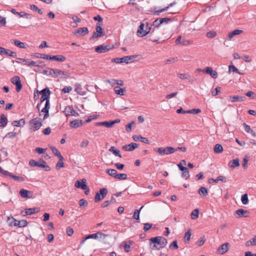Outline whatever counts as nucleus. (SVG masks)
<instances>
[{
    "label": "nucleus",
    "mask_w": 256,
    "mask_h": 256,
    "mask_svg": "<svg viewBox=\"0 0 256 256\" xmlns=\"http://www.w3.org/2000/svg\"><path fill=\"white\" fill-rule=\"evenodd\" d=\"M198 194L202 197H206L208 194V189L205 187L202 186L199 189Z\"/></svg>",
    "instance_id": "72a5a7b5"
},
{
    "label": "nucleus",
    "mask_w": 256,
    "mask_h": 256,
    "mask_svg": "<svg viewBox=\"0 0 256 256\" xmlns=\"http://www.w3.org/2000/svg\"><path fill=\"white\" fill-rule=\"evenodd\" d=\"M229 245V244L228 242L222 244L218 249V252L221 254H224L228 252Z\"/></svg>",
    "instance_id": "4be33fe9"
},
{
    "label": "nucleus",
    "mask_w": 256,
    "mask_h": 256,
    "mask_svg": "<svg viewBox=\"0 0 256 256\" xmlns=\"http://www.w3.org/2000/svg\"><path fill=\"white\" fill-rule=\"evenodd\" d=\"M143 206H142L140 208V210H135L134 213V218L136 220H140V210L142 208Z\"/></svg>",
    "instance_id": "8fccbe9b"
},
{
    "label": "nucleus",
    "mask_w": 256,
    "mask_h": 256,
    "mask_svg": "<svg viewBox=\"0 0 256 256\" xmlns=\"http://www.w3.org/2000/svg\"><path fill=\"white\" fill-rule=\"evenodd\" d=\"M50 108V100L46 101L44 107L42 109V112L44 113V119H46L49 116V109Z\"/></svg>",
    "instance_id": "aec40b11"
},
{
    "label": "nucleus",
    "mask_w": 256,
    "mask_h": 256,
    "mask_svg": "<svg viewBox=\"0 0 256 256\" xmlns=\"http://www.w3.org/2000/svg\"><path fill=\"white\" fill-rule=\"evenodd\" d=\"M241 201L244 204H248V194H245L242 196Z\"/></svg>",
    "instance_id": "a18cd8bd"
},
{
    "label": "nucleus",
    "mask_w": 256,
    "mask_h": 256,
    "mask_svg": "<svg viewBox=\"0 0 256 256\" xmlns=\"http://www.w3.org/2000/svg\"><path fill=\"white\" fill-rule=\"evenodd\" d=\"M84 122L82 120H75L70 122V126L74 128H76L83 125Z\"/></svg>",
    "instance_id": "412c9836"
},
{
    "label": "nucleus",
    "mask_w": 256,
    "mask_h": 256,
    "mask_svg": "<svg viewBox=\"0 0 256 256\" xmlns=\"http://www.w3.org/2000/svg\"><path fill=\"white\" fill-rule=\"evenodd\" d=\"M38 54V58H40L44 59L54 60L60 62H63L66 60V57L62 55H56L52 56L50 55H48L45 54Z\"/></svg>",
    "instance_id": "39448f33"
},
{
    "label": "nucleus",
    "mask_w": 256,
    "mask_h": 256,
    "mask_svg": "<svg viewBox=\"0 0 256 256\" xmlns=\"http://www.w3.org/2000/svg\"><path fill=\"white\" fill-rule=\"evenodd\" d=\"M18 60L20 61L26 62V63L24 64H26V65L39 66V64H38L36 62H35L32 60H30L29 59H24V58H18Z\"/></svg>",
    "instance_id": "a878e982"
},
{
    "label": "nucleus",
    "mask_w": 256,
    "mask_h": 256,
    "mask_svg": "<svg viewBox=\"0 0 256 256\" xmlns=\"http://www.w3.org/2000/svg\"><path fill=\"white\" fill-rule=\"evenodd\" d=\"M72 90V88L70 86H65L62 89V92L64 93H68Z\"/></svg>",
    "instance_id": "774afa93"
},
{
    "label": "nucleus",
    "mask_w": 256,
    "mask_h": 256,
    "mask_svg": "<svg viewBox=\"0 0 256 256\" xmlns=\"http://www.w3.org/2000/svg\"><path fill=\"white\" fill-rule=\"evenodd\" d=\"M25 124V120L24 118H21L19 120H14L12 122V124L14 126H23Z\"/></svg>",
    "instance_id": "2f4dec72"
},
{
    "label": "nucleus",
    "mask_w": 256,
    "mask_h": 256,
    "mask_svg": "<svg viewBox=\"0 0 256 256\" xmlns=\"http://www.w3.org/2000/svg\"><path fill=\"white\" fill-rule=\"evenodd\" d=\"M10 81L12 84L16 85V92H19L22 88L20 77L18 76H14L11 78Z\"/></svg>",
    "instance_id": "ddd939ff"
},
{
    "label": "nucleus",
    "mask_w": 256,
    "mask_h": 256,
    "mask_svg": "<svg viewBox=\"0 0 256 256\" xmlns=\"http://www.w3.org/2000/svg\"><path fill=\"white\" fill-rule=\"evenodd\" d=\"M113 154L115 156L122 158V155L120 154V150L116 149L114 146H113Z\"/></svg>",
    "instance_id": "0e129e2a"
},
{
    "label": "nucleus",
    "mask_w": 256,
    "mask_h": 256,
    "mask_svg": "<svg viewBox=\"0 0 256 256\" xmlns=\"http://www.w3.org/2000/svg\"><path fill=\"white\" fill-rule=\"evenodd\" d=\"M231 72H234L240 75L243 74L241 73L240 70L233 64H231L228 67V73H230Z\"/></svg>",
    "instance_id": "4c0bfd02"
},
{
    "label": "nucleus",
    "mask_w": 256,
    "mask_h": 256,
    "mask_svg": "<svg viewBox=\"0 0 256 256\" xmlns=\"http://www.w3.org/2000/svg\"><path fill=\"white\" fill-rule=\"evenodd\" d=\"M243 32V30H234L228 34V38L229 39H232L234 36L239 35Z\"/></svg>",
    "instance_id": "c85d7f7f"
},
{
    "label": "nucleus",
    "mask_w": 256,
    "mask_h": 256,
    "mask_svg": "<svg viewBox=\"0 0 256 256\" xmlns=\"http://www.w3.org/2000/svg\"><path fill=\"white\" fill-rule=\"evenodd\" d=\"M152 226V224H150V223H146V224H144V232H147L148 231V230H150Z\"/></svg>",
    "instance_id": "6e6d98bb"
},
{
    "label": "nucleus",
    "mask_w": 256,
    "mask_h": 256,
    "mask_svg": "<svg viewBox=\"0 0 256 256\" xmlns=\"http://www.w3.org/2000/svg\"><path fill=\"white\" fill-rule=\"evenodd\" d=\"M64 112V114L68 116H78L79 114L70 106H67L66 107Z\"/></svg>",
    "instance_id": "4468645a"
},
{
    "label": "nucleus",
    "mask_w": 256,
    "mask_h": 256,
    "mask_svg": "<svg viewBox=\"0 0 256 256\" xmlns=\"http://www.w3.org/2000/svg\"><path fill=\"white\" fill-rule=\"evenodd\" d=\"M98 240L103 242H106V241L105 240L106 238H110V236L109 234H106L100 232H98Z\"/></svg>",
    "instance_id": "bb28decb"
},
{
    "label": "nucleus",
    "mask_w": 256,
    "mask_h": 256,
    "mask_svg": "<svg viewBox=\"0 0 256 256\" xmlns=\"http://www.w3.org/2000/svg\"><path fill=\"white\" fill-rule=\"evenodd\" d=\"M149 240L150 244H154L152 249L160 250V248H164L167 244L166 239L160 236L152 238Z\"/></svg>",
    "instance_id": "f257e3e1"
},
{
    "label": "nucleus",
    "mask_w": 256,
    "mask_h": 256,
    "mask_svg": "<svg viewBox=\"0 0 256 256\" xmlns=\"http://www.w3.org/2000/svg\"><path fill=\"white\" fill-rule=\"evenodd\" d=\"M178 60V58L177 57L170 58L165 60V64L174 63Z\"/></svg>",
    "instance_id": "603ef678"
},
{
    "label": "nucleus",
    "mask_w": 256,
    "mask_h": 256,
    "mask_svg": "<svg viewBox=\"0 0 256 256\" xmlns=\"http://www.w3.org/2000/svg\"><path fill=\"white\" fill-rule=\"evenodd\" d=\"M144 24L141 23L138 28L137 30V36L139 37H144L148 34L150 32V28H148V30H144Z\"/></svg>",
    "instance_id": "f8f14e48"
},
{
    "label": "nucleus",
    "mask_w": 256,
    "mask_h": 256,
    "mask_svg": "<svg viewBox=\"0 0 256 256\" xmlns=\"http://www.w3.org/2000/svg\"><path fill=\"white\" fill-rule=\"evenodd\" d=\"M199 210L198 209H194L191 213V217L193 220L196 219L198 216Z\"/></svg>",
    "instance_id": "49530a36"
},
{
    "label": "nucleus",
    "mask_w": 256,
    "mask_h": 256,
    "mask_svg": "<svg viewBox=\"0 0 256 256\" xmlns=\"http://www.w3.org/2000/svg\"><path fill=\"white\" fill-rule=\"evenodd\" d=\"M166 154H170L174 153L176 152L175 148L172 146H166L164 148Z\"/></svg>",
    "instance_id": "79ce46f5"
},
{
    "label": "nucleus",
    "mask_w": 256,
    "mask_h": 256,
    "mask_svg": "<svg viewBox=\"0 0 256 256\" xmlns=\"http://www.w3.org/2000/svg\"><path fill=\"white\" fill-rule=\"evenodd\" d=\"M240 166V160L238 158H236L230 160L228 163L229 167L231 168H234L236 167H238Z\"/></svg>",
    "instance_id": "c756f323"
},
{
    "label": "nucleus",
    "mask_w": 256,
    "mask_h": 256,
    "mask_svg": "<svg viewBox=\"0 0 256 256\" xmlns=\"http://www.w3.org/2000/svg\"><path fill=\"white\" fill-rule=\"evenodd\" d=\"M39 94H42V97L40 98L41 102H42L45 100L47 101V100H50L49 98L50 94V91L48 88H46L42 90L39 92Z\"/></svg>",
    "instance_id": "9d476101"
},
{
    "label": "nucleus",
    "mask_w": 256,
    "mask_h": 256,
    "mask_svg": "<svg viewBox=\"0 0 256 256\" xmlns=\"http://www.w3.org/2000/svg\"><path fill=\"white\" fill-rule=\"evenodd\" d=\"M135 124L134 121H132L130 124H128L126 126V132H130L132 130V128L133 124Z\"/></svg>",
    "instance_id": "4d7b16f0"
},
{
    "label": "nucleus",
    "mask_w": 256,
    "mask_h": 256,
    "mask_svg": "<svg viewBox=\"0 0 256 256\" xmlns=\"http://www.w3.org/2000/svg\"><path fill=\"white\" fill-rule=\"evenodd\" d=\"M205 242V237L204 236H201L200 240L197 242V244L198 246H202Z\"/></svg>",
    "instance_id": "bf43d9fd"
},
{
    "label": "nucleus",
    "mask_w": 256,
    "mask_h": 256,
    "mask_svg": "<svg viewBox=\"0 0 256 256\" xmlns=\"http://www.w3.org/2000/svg\"><path fill=\"white\" fill-rule=\"evenodd\" d=\"M149 40L154 42L158 43V40H160V32L158 30L155 28H150V32H148Z\"/></svg>",
    "instance_id": "20e7f679"
},
{
    "label": "nucleus",
    "mask_w": 256,
    "mask_h": 256,
    "mask_svg": "<svg viewBox=\"0 0 256 256\" xmlns=\"http://www.w3.org/2000/svg\"><path fill=\"white\" fill-rule=\"evenodd\" d=\"M7 123L8 119L6 117L4 114H2L0 119V126L4 128L6 126Z\"/></svg>",
    "instance_id": "7c9ffc66"
},
{
    "label": "nucleus",
    "mask_w": 256,
    "mask_h": 256,
    "mask_svg": "<svg viewBox=\"0 0 256 256\" xmlns=\"http://www.w3.org/2000/svg\"><path fill=\"white\" fill-rule=\"evenodd\" d=\"M222 146L219 144H216L214 148V151L216 154H220L223 151Z\"/></svg>",
    "instance_id": "c9c22d12"
},
{
    "label": "nucleus",
    "mask_w": 256,
    "mask_h": 256,
    "mask_svg": "<svg viewBox=\"0 0 256 256\" xmlns=\"http://www.w3.org/2000/svg\"><path fill=\"white\" fill-rule=\"evenodd\" d=\"M113 178L119 180H125L128 179V176L125 174H118L116 170L113 169Z\"/></svg>",
    "instance_id": "6ab92c4d"
},
{
    "label": "nucleus",
    "mask_w": 256,
    "mask_h": 256,
    "mask_svg": "<svg viewBox=\"0 0 256 256\" xmlns=\"http://www.w3.org/2000/svg\"><path fill=\"white\" fill-rule=\"evenodd\" d=\"M39 211V210L38 208H26V215H31L32 214L36 212H38Z\"/></svg>",
    "instance_id": "a19ab883"
},
{
    "label": "nucleus",
    "mask_w": 256,
    "mask_h": 256,
    "mask_svg": "<svg viewBox=\"0 0 256 256\" xmlns=\"http://www.w3.org/2000/svg\"><path fill=\"white\" fill-rule=\"evenodd\" d=\"M138 146V144L136 143L132 142L128 144L123 146H122V149L125 151L132 152L134 150L135 148H137Z\"/></svg>",
    "instance_id": "a211bd4d"
},
{
    "label": "nucleus",
    "mask_w": 256,
    "mask_h": 256,
    "mask_svg": "<svg viewBox=\"0 0 256 256\" xmlns=\"http://www.w3.org/2000/svg\"><path fill=\"white\" fill-rule=\"evenodd\" d=\"M235 213L240 218H247L250 215V212L248 210L242 208L238 209L236 211Z\"/></svg>",
    "instance_id": "2eb2a0df"
},
{
    "label": "nucleus",
    "mask_w": 256,
    "mask_h": 256,
    "mask_svg": "<svg viewBox=\"0 0 256 256\" xmlns=\"http://www.w3.org/2000/svg\"><path fill=\"white\" fill-rule=\"evenodd\" d=\"M132 139L135 142H141L146 144H150L149 140L144 137H142L141 135L134 134L132 136Z\"/></svg>",
    "instance_id": "dca6fc26"
},
{
    "label": "nucleus",
    "mask_w": 256,
    "mask_h": 256,
    "mask_svg": "<svg viewBox=\"0 0 256 256\" xmlns=\"http://www.w3.org/2000/svg\"><path fill=\"white\" fill-rule=\"evenodd\" d=\"M30 191H28L26 190H24V189H22L20 190V196L22 197V198H30V196L28 194L29 193H30Z\"/></svg>",
    "instance_id": "58836bf2"
},
{
    "label": "nucleus",
    "mask_w": 256,
    "mask_h": 256,
    "mask_svg": "<svg viewBox=\"0 0 256 256\" xmlns=\"http://www.w3.org/2000/svg\"><path fill=\"white\" fill-rule=\"evenodd\" d=\"M154 151H156L157 152H158L161 155H164V152H165V149L164 148H162V147H160V148H158L157 150H156L155 148L154 149Z\"/></svg>",
    "instance_id": "69168bd1"
},
{
    "label": "nucleus",
    "mask_w": 256,
    "mask_h": 256,
    "mask_svg": "<svg viewBox=\"0 0 256 256\" xmlns=\"http://www.w3.org/2000/svg\"><path fill=\"white\" fill-rule=\"evenodd\" d=\"M133 243V242L132 241H129V244H125L124 246V250L126 252H130V246L131 244H132Z\"/></svg>",
    "instance_id": "e2e57ef3"
},
{
    "label": "nucleus",
    "mask_w": 256,
    "mask_h": 256,
    "mask_svg": "<svg viewBox=\"0 0 256 256\" xmlns=\"http://www.w3.org/2000/svg\"><path fill=\"white\" fill-rule=\"evenodd\" d=\"M126 92V90L125 88H121L118 90H115V93L120 96H124V95L125 92Z\"/></svg>",
    "instance_id": "de8ad7c7"
},
{
    "label": "nucleus",
    "mask_w": 256,
    "mask_h": 256,
    "mask_svg": "<svg viewBox=\"0 0 256 256\" xmlns=\"http://www.w3.org/2000/svg\"><path fill=\"white\" fill-rule=\"evenodd\" d=\"M115 84H116L118 86H122L124 84V83L122 80H116L113 79V86Z\"/></svg>",
    "instance_id": "680f3d73"
},
{
    "label": "nucleus",
    "mask_w": 256,
    "mask_h": 256,
    "mask_svg": "<svg viewBox=\"0 0 256 256\" xmlns=\"http://www.w3.org/2000/svg\"><path fill=\"white\" fill-rule=\"evenodd\" d=\"M206 36L208 38H214L216 36V32L214 31H210L206 33Z\"/></svg>",
    "instance_id": "5fc2aeb1"
},
{
    "label": "nucleus",
    "mask_w": 256,
    "mask_h": 256,
    "mask_svg": "<svg viewBox=\"0 0 256 256\" xmlns=\"http://www.w3.org/2000/svg\"><path fill=\"white\" fill-rule=\"evenodd\" d=\"M192 235L191 230L189 229L184 234V239L186 243H188L190 239V236Z\"/></svg>",
    "instance_id": "ea45409f"
},
{
    "label": "nucleus",
    "mask_w": 256,
    "mask_h": 256,
    "mask_svg": "<svg viewBox=\"0 0 256 256\" xmlns=\"http://www.w3.org/2000/svg\"><path fill=\"white\" fill-rule=\"evenodd\" d=\"M14 44L20 48H26V44L24 42H22L18 40H14Z\"/></svg>",
    "instance_id": "37998d69"
},
{
    "label": "nucleus",
    "mask_w": 256,
    "mask_h": 256,
    "mask_svg": "<svg viewBox=\"0 0 256 256\" xmlns=\"http://www.w3.org/2000/svg\"><path fill=\"white\" fill-rule=\"evenodd\" d=\"M96 126H106L107 128H111L112 127V120H110L108 122H98L96 124Z\"/></svg>",
    "instance_id": "f704fd0d"
},
{
    "label": "nucleus",
    "mask_w": 256,
    "mask_h": 256,
    "mask_svg": "<svg viewBox=\"0 0 256 256\" xmlns=\"http://www.w3.org/2000/svg\"><path fill=\"white\" fill-rule=\"evenodd\" d=\"M230 98L232 102H244L246 100V98L244 96H231Z\"/></svg>",
    "instance_id": "393cba45"
},
{
    "label": "nucleus",
    "mask_w": 256,
    "mask_h": 256,
    "mask_svg": "<svg viewBox=\"0 0 256 256\" xmlns=\"http://www.w3.org/2000/svg\"><path fill=\"white\" fill-rule=\"evenodd\" d=\"M202 72L209 74L214 78H216L218 77V72L214 70L211 67H206L202 70Z\"/></svg>",
    "instance_id": "f3484780"
},
{
    "label": "nucleus",
    "mask_w": 256,
    "mask_h": 256,
    "mask_svg": "<svg viewBox=\"0 0 256 256\" xmlns=\"http://www.w3.org/2000/svg\"><path fill=\"white\" fill-rule=\"evenodd\" d=\"M75 88V92L81 96H84L86 94V92L85 91L83 90V89L82 87V86L78 83H76L74 84Z\"/></svg>",
    "instance_id": "b1692460"
},
{
    "label": "nucleus",
    "mask_w": 256,
    "mask_h": 256,
    "mask_svg": "<svg viewBox=\"0 0 256 256\" xmlns=\"http://www.w3.org/2000/svg\"><path fill=\"white\" fill-rule=\"evenodd\" d=\"M28 222L26 220H15L14 225V226H18L19 228H22L26 226Z\"/></svg>",
    "instance_id": "cd10ccee"
},
{
    "label": "nucleus",
    "mask_w": 256,
    "mask_h": 256,
    "mask_svg": "<svg viewBox=\"0 0 256 256\" xmlns=\"http://www.w3.org/2000/svg\"><path fill=\"white\" fill-rule=\"evenodd\" d=\"M104 35V32L101 26V24L98 23L96 26V31L90 38V40H94Z\"/></svg>",
    "instance_id": "0eeeda50"
},
{
    "label": "nucleus",
    "mask_w": 256,
    "mask_h": 256,
    "mask_svg": "<svg viewBox=\"0 0 256 256\" xmlns=\"http://www.w3.org/2000/svg\"><path fill=\"white\" fill-rule=\"evenodd\" d=\"M18 15L20 17H24V18H26L30 19L32 18V15L30 14L26 13V12H20V14H18Z\"/></svg>",
    "instance_id": "09e8293b"
},
{
    "label": "nucleus",
    "mask_w": 256,
    "mask_h": 256,
    "mask_svg": "<svg viewBox=\"0 0 256 256\" xmlns=\"http://www.w3.org/2000/svg\"><path fill=\"white\" fill-rule=\"evenodd\" d=\"M29 164L32 166H38L44 168L46 171H49L50 169V167L46 164V162L42 159H40L38 162L31 160L29 162Z\"/></svg>",
    "instance_id": "423d86ee"
},
{
    "label": "nucleus",
    "mask_w": 256,
    "mask_h": 256,
    "mask_svg": "<svg viewBox=\"0 0 256 256\" xmlns=\"http://www.w3.org/2000/svg\"><path fill=\"white\" fill-rule=\"evenodd\" d=\"M160 20L162 24L164 23L168 24V22L172 21V18H160Z\"/></svg>",
    "instance_id": "13d9d810"
},
{
    "label": "nucleus",
    "mask_w": 256,
    "mask_h": 256,
    "mask_svg": "<svg viewBox=\"0 0 256 256\" xmlns=\"http://www.w3.org/2000/svg\"><path fill=\"white\" fill-rule=\"evenodd\" d=\"M112 47L109 44H100L95 48L96 52L100 54L105 53L111 50Z\"/></svg>",
    "instance_id": "9b49d317"
},
{
    "label": "nucleus",
    "mask_w": 256,
    "mask_h": 256,
    "mask_svg": "<svg viewBox=\"0 0 256 256\" xmlns=\"http://www.w3.org/2000/svg\"><path fill=\"white\" fill-rule=\"evenodd\" d=\"M222 88L220 86L216 87L213 91L212 92V96H216L221 90Z\"/></svg>",
    "instance_id": "052dcab7"
},
{
    "label": "nucleus",
    "mask_w": 256,
    "mask_h": 256,
    "mask_svg": "<svg viewBox=\"0 0 256 256\" xmlns=\"http://www.w3.org/2000/svg\"><path fill=\"white\" fill-rule=\"evenodd\" d=\"M141 58V56L138 54L124 56L122 58H118L113 59V62H114L117 64L124 62L128 64V63L136 61V58Z\"/></svg>",
    "instance_id": "7ed1b4c3"
},
{
    "label": "nucleus",
    "mask_w": 256,
    "mask_h": 256,
    "mask_svg": "<svg viewBox=\"0 0 256 256\" xmlns=\"http://www.w3.org/2000/svg\"><path fill=\"white\" fill-rule=\"evenodd\" d=\"M42 74L48 76H51L53 78H57L60 75H65L67 76H69L68 72H64L62 70L57 69H54L51 68H48L47 70H44Z\"/></svg>",
    "instance_id": "f03ea898"
},
{
    "label": "nucleus",
    "mask_w": 256,
    "mask_h": 256,
    "mask_svg": "<svg viewBox=\"0 0 256 256\" xmlns=\"http://www.w3.org/2000/svg\"><path fill=\"white\" fill-rule=\"evenodd\" d=\"M188 114H198L201 112L200 108H192L190 110H187Z\"/></svg>",
    "instance_id": "864d4df0"
},
{
    "label": "nucleus",
    "mask_w": 256,
    "mask_h": 256,
    "mask_svg": "<svg viewBox=\"0 0 256 256\" xmlns=\"http://www.w3.org/2000/svg\"><path fill=\"white\" fill-rule=\"evenodd\" d=\"M170 248L172 250H176L178 248L177 240H175L173 241L169 246Z\"/></svg>",
    "instance_id": "3c124183"
},
{
    "label": "nucleus",
    "mask_w": 256,
    "mask_h": 256,
    "mask_svg": "<svg viewBox=\"0 0 256 256\" xmlns=\"http://www.w3.org/2000/svg\"><path fill=\"white\" fill-rule=\"evenodd\" d=\"M50 148L52 152L54 154L58 156L60 160H64L63 156L56 148L55 147H52Z\"/></svg>",
    "instance_id": "e433bc0d"
},
{
    "label": "nucleus",
    "mask_w": 256,
    "mask_h": 256,
    "mask_svg": "<svg viewBox=\"0 0 256 256\" xmlns=\"http://www.w3.org/2000/svg\"><path fill=\"white\" fill-rule=\"evenodd\" d=\"M2 54H5V55L10 56H12V57L16 56V52H12V50H10L5 49L4 48H3Z\"/></svg>",
    "instance_id": "473e14b6"
},
{
    "label": "nucleus",
    "mask_w": 256,
    "mask_h": 256,
    "mask_svg": "<svg viewBox=\"0 0 256 256\" xmlns=\"http://www.w3.org/2000/svg\"><path fill=\"white\" fill-rule=\"evenodd\" d=\"M160 18H158L156 20H155L152 24V26H154V28H155L156 30H158L160 26L162 24L161 22H160Z\"/></svg>",
    "instance_id": "c03bdc74"
},
{
    "label": "nucleus",
    "mask_w": 256,
    "mask_h": 256,
    "mask_svg": "<svg viewBox=\"0 0 256 256\" xmlns=\"http://www.w3.org/2000/svg\"><path fill=\"white\" fill-rule=\"evenodd\" d=\"M108 194V190L106 188H100L96 193L94 200L96 202H98L102 200Z\"/></svg>",
    "instance_id": "6e6552de"
},
{
    "label": "nucleus",
    "mask_w": 256,
    "mask_h": 256,
    "mask_svg": "<svg viewBox=\"0 0 256 256\" xmlns=\"http://www.w3.org/2000/svg\"><path fill=\"white\" fill-rule=\"evenodd\" d=\"M30 124L32 126L31 128L33 131L37 130L40 128L42 125V120L39 118H33L30 121Z\"/></svg>",
    "instance_id": "1a4fd4ad"
},
{
    "label": "nucleus",
    "mask_w": 256,
    "mask_h": 256,
    "mask_svg": "<svg viewBox=\"0 0 256 256\" xmlns=\"http://www.w3.org/2000/svg\"><path fill=\"white\" fill-rule=\"evenodd\" d=\"M182 176L186 180L189 178V172L188 169L182 172Z\"/></svg>",
    "instance_id": "338daca9"
},
{
    "label": "nucleus",
    "mask_w": 256,
    "mask_h": 256,
    "mask_svg": "<svg viewBox=\"0 0 256 256\" xmlns=\"http://www.w3.org/2000/svg\"><path fill=\"white\" fill-rule=\"evenodd\" d=\"M88 33V30L87 28H80L76 30L75 34H79L80 36H84Z\"/></svg>",
    "instance_id": "5701e85b"
}]
</instances>
